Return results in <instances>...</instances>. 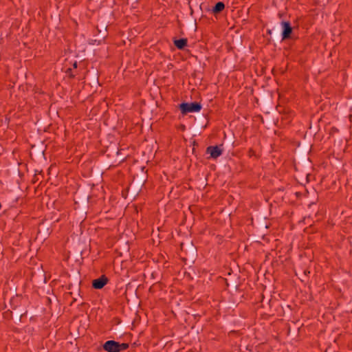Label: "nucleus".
Masks as SVG:
<instances>
[{
  "mask_svg": "<svg viewBox=\"0 0 352 352\" xmlns=\"http://www.w3.org/2000/svg\"><path fill=\"white\" fill-rule=\"evenodd\" d=\"M129 347L128 343H120L115 340H108L102 345L103 349L107 352H121L126 350Z\"/></svg>",
  "mask_w": 352,
  "mask_h": 352,
  "instance_id": "1",
  "label": "nucleus"
},
{
  "mask_svg": "<svg viewBox=\"0 0 352 352\" xmlns=\"http://www.w3.org/2000/svg\"><path fill=\"white\" fill-rule=\"evenodd\" d=\"M179 109L182 114L190 112H199L201 109V104L197 102L191 103L182 102L179 104Z\"/></svg>",
  "mask_w": 352,
  "mask_h": 352,
  "instance_id": "2",
  "label": "nucleus"
},
{
  "mask_svg": "<svg viewBox=\"0 0 352 352\" xmlns=\"http://www.w3.org/2000/svg\"><path fill=\"white\" fill-rule=\"evenodd\" d=\"M282 27V40H287L291 38L293 28L289 21H283L280 23Z\"/></svg>",
  "mask_w": 352,
  "mask_h": 352,
  "instance_id": "3",
  "label": "nucleus"
},
{
  "mask_svg": "<svg viewBox=\"0 0 352 352\" xmlns=\"http://www.w3.org/2000/svg\"><path fill=\"white\" fill-rule=\"evenodd\" d=\"M108 282L109 278L105 275H102L98 278L92 280V287L96 289H101Z\"/></svg>",
  "mask_w": 352,
  "mask_h": 352,
  "instance_id": "4",
  "label": "nucleus"
},
{
  "mask_svg": "<svg viewBox=\"0 0 352 352\" xmlns=\"http://www.w3.org/2000/svg\"><path fill=\"white\" fill-rule=\"evenodd\" d=\"M223 150L219 146H210L206 148V153L210 155V157L216 159L222 154Z\"/></svg>",
  "mask_w": 352,
  "mask_h": 352,
  "instance_id": "5",
  "label": "nucleus"
},
{
  "mask_svg": "<svg viewBox=\"0 0 352 352\" xmlns=\"http://www.w3.org/2000/svg\"><path fill=\"white\" fill-rule=\"evenodd\" d=\"M187 39L183 38L174 41L175 46L179 50H183L187 45Z\"/></svg>",
  "mask_w": 352,
  "mask_h": 352,
  "instance_id": "6",
  "label": "nucleus"
},
{
  "mask_svg": "<svg viewBox=\"0 0 352 352\" xmlns=\"http://www.w3.org/2000/svg\"><path fill=\"white\" fill-rule=\"evenodd\" d=\"M224 8H225V4L221 1H219L213 7L212 12L214 14H217V13H219L221 11H223Z\"/></svg>",
  "mask_w": 352,
  "mask_h": 352,
  "instance_id": "7",
  "label": "nucleus"
},
{
  "mask_svg": "<svg viewBox=\"0 0 352 352\" xmlns=\"http://www.w3.org/2000/svg\"><path fill=\"white\" fill-rule=\"evenodd\" d=\"M66 74L69 77V78H74L75 77V74H73L72 72V69L71 68H68L67 70H66Z\"/></svg>",
  "mask_w": 352,
  "mask_h": 352,
  "instance_id": "8",
  "label": "nucleus"
},
{
  "mask_svg": "<svg viewBox=\"0 0 352 352\" xmlns=\"http://www.w3.org/2000/svg\"><path fill=\"white\" fill-rule=\"evenodd\" d=\"M77 65H78L77 62H76V61H75V62L74 63V64H73V67H74V69H76V68H77Z\"/></svg>",
  "mask_w": 352,
  "mask_h": 352,
  "instance_id": "9",
  "label": "nucleus"
},
{
  "mask_svg": "<svg viewBox=\"0 0 352 352\" xmlns=\"http://www.w3.org/2000/svg\"><path fill=\"white\" fill-rule=\"evenodd\" d=\"M267 33H268L269 34H272V30H269L267 31Z\"/></svg>",
  "mask_w": 352,
  "mask_h": 352,
  "instance_id": "10",
  "label": "nucleus"
}]
</instances>
